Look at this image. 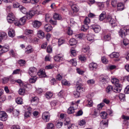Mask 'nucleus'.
<instances>
[{
    "label": "nucleus",
    "mask_w": 129,
    "mask_h": 129,
    "mask_svg": "<svg viewBox=\"0 0 129 129\" xmlns=\"http://www.w3.org/2000/svg\"><path fill=\"white\" fill-rule=\"evenodd\" d=\"M129 29L127 26L122 28L119 31V35L122 38H124L127 35V32L129 31Z\"/></svg>",
    "instance_id": "1"
},
{
    "label": "nucleus",
    "mask_w": 129,
    "mask_h": 129,
    "mask_svg": "<svg viewBox=\"0 0 129 129\" xmlns=\"http://www.w3.org/2000/svg\"><path fill=\"white\" fill-rule=\"evenodd\" d=\"M7 20L8 23H14L15 25V22H16L17 19L15 18L14 14L12 13H9L7 17Z\"/></svg>",
    "instance_id": "2"
},
{
    "label": "nucleus",
    "mask_w": 129,
    "mask_h": 129,
    "mask_svg": "<svg viewBox=\"0 0 129 129\" xmlns=\"http://www.w3.org/2000/svg\"><path fill=\"white\" fill-rule=\"evenodd\" d=\"M37 69L35 67H32L29 68L28 73L31 77H34L37 74Z\"/></svg>",
    "instance_id": "3"
},
{
    "label": "nucleus",
    "mask_w": 129,
    "mask_h": 129,
    "mask_svg": "<svg viewBox=\"0 0 129 129\" xmlns=\"http://www.w3.org/2000/svg\"><path fill=\"white\" fill-rule=\"evenodd\" d=\"M50 116V114L49 112H45L43 113L42 118L45 122H47L49 121Z\"/></svg>",
    "instance_id": "4"
},
{
    "label": "nucleus",
    "mask_w": 129,
    "mask_h": 129,
    "mask_svg": "<svg viewBox=\"0 0 129 129\" xmlns=\"http://www.w3.org/2000/svg\"><path fill=\"white\" fill-rule=\"evenodd\" d=\"M26 17L24 16L21 18L19 20L17 19L16 22H15V25L17 26L23 25H24L26 22Z\"/></svg>",
    "instance_id": "5"
},
{
    "label": "nucleus",
    "mask_w": 129,
    "mask_h": 129,
    "mask_svg": "<svg viewBox=\"0 0 129 129\" xmlns=\"http://www.w3.org/2000/svg\"><path fill=\"white\" fill-rule=\"evenodd\" d=\"M38 11L36 10V11L31 10L27 12L26 15V18L28 19H30L35 14H37Z\"/></svg>",
    "instance_id": "6"
},
{
    "label": "nucleus",
    "mask_w": 129,
    "mask_h": 129,
    "mask_svg": "<svg viewBox=\"0 0 129 129\" xmlns=\"http://www.w3.org/2000/svg\"><path fill=\"white\" fill-rule=\"evenodd\" d=\"M107 21L113 27H114L116 25L115 21L114 19L112 18L110 16H107Z\"/></svg>",
    "instance_id": "7"
},
{
    "label": "nucleus",
    "mask_w": 129,
    "mask_h": 129,
    "mask_svg": "<svg viewBox=\"0 0 129 129\" xmlns=\"http://www.w3.org/2000/svg\"><path fill=\"white\" fill-rule=\"evenodd\" d=\"M8 116L7 113L3 111H0V120L5 121L7 119Z\"/></svg>",
    "instance_id": "8"
},
{
    "label": "nucleus",
    "mask_w": 129,
    "mask_h": 129,
    "mask_svg": "<svg viewBox=\"0 0 129 129\" xmlns=\"http://www.w3.org/2000/svg\"><path fill=\"white\" fill-rule=\"evenodd\" d=\"M100 81L103 83V84L107 83L109 80V78L106 75L101 76L100 78Z\"/></svg>",
    "instance_id": "9"
},
{
    "label": "nucleus",
    "mask_w": 129,
    "mask_h": 129,
    "mask_svg": "<svg viewBox=\"0 0 129 129\" xmlns=\"http://www.w3.org/2000/svg\"><path fill=\"white\" fill-rule=\"evenodd\" d=\"M9 45L3 46L2 49L0 50V55H2L4 53L9 51Z\"/></svg>",
    "instance_id": "10"
},
{
    "label": "nucleus",
    "mask_w": 129,
    "mask_h": 129,
    "mask_svg": "<svg viewBox=\"0 0 129 129\" xmlns=\"http://www.w3.org/2000/svg\"><path fill=\"white\" fill-rule=\"evenodd\" d=\"M64 125H67L68 129H75V128H77V127L75 125L71 124L69 121H67L66 120L64 121Z\"/></svg>",
    "instance_id": "11"
},
{
    "label": "nucleus",
    "mask_w": 129,
    "mask_h": 129,
    "mask_svg": "<svg viewBox=\"0 0 129 129\" xmlns=\"http://www.w3.org/2000/svg\"><path fill=\"white\" fill-rule=\"evenodd\" d=\"M122 89L121 85V84H117L115 85L113 88V91L117 93L119 92Z\"/></svg>",
    "instance_id": "12"
},
{
    "label": "nucleus",
    "mask_w": 129,
    "mask_h": 129,
    "mask_svg": "<svg viewBox=\"0 0 129 129\" xmlns=\"http://www.w3.org/2000/svg\"><path fill=\"white\" fill-rule=\"evenodd\" d=\"M108 125V120H102L100 123V127L102 129L104 128Z\"/></svg>",
    "instance_id": "13"
},
{
    "label": "nucleus",
    "mask_w": 129,
    "mask_h": 129,
    "mask_svg": "<svg viewBox=\"0 0 129 129\" xmlns=\"http://www.w3.org/2000/svg\"><path fill=\"white\" fill-rule=\"evenodd\" d=\"M31 103L35 105H37L39 102V99L37 96L32 97L30 100Z\"/></svg>",
    "instance_id": "14"
},
{
    "label": "nucleus",
    "mask_w": 129,
    "mask_h": 129,
    "mask_svg": "<svg viewBox=\"0 0 129 129\" xmlns=\"http://www.w3.org/2000/svg\"><path fill=\"white\" fill-rule=\"evenodd\" d=\"M26 87V85H24L23 87H21L18 91L19 94L22 95H24L25 93V88Z\"/></svg>",
    "instance_id": "15"
},
{
    "label": "nucleus",
    "mask_w": 129,
    "mask_h": 129,
    "mask_svg": "<svg viewBox=\"0 0 129 129\" xmlns=\"http://www.w3.org/2000/svg\"><path fill=\"white\" fill-rule=\"evenodd\" d=\"M124 4L122 3H119L117 4V9L118 11H121L124 9Z\"/></svg>",
    "instance_id": "16"
},
{
    "label": "nucleus",
    "mask_w": 129,
    "mask_h": 129,
    "mask_svg": "<svg viewBox=\"0 0 129 129\" xmlns=\"http://www.w3.org/2000/svg\"><path fill=\"white\" fill-rule=\"evenodd\" d=\"M33 26L36 28H39L41 25V23L38 20H35L32 23Z\"/></svg>",
    "instance_id": "17"
},
{
    "label": "nucleus",
    "mask_w": 129,
    "mask_h": 129,
    "mask_svg": "<svg viewBox=\"0 0 129 129\" xmlns=\"http://www.w3.org/2000/svg\"><path fill=\"white\" fill-rule=\"evenodd\" d=\"M91 27L94 31L96 33H99L101 29V27L99 25H92Z\"/></svg>",
    "instance_id": "18"
},
{
    "label": "nucleus",
    "mask_w": 129,
    "mask_h": 129,
    "mask_svg": "<svg viewBox=\"0 0 129 129\" xmlns=\"http://www.w3.org/2000/svg\"><path fill=\"white\" fill-rule=\"evenodd\" d=\"M45 30L47 32H49L52 29V27L51 25L49 24H45L44 27Z\"/></svg>",
    "instance_id": "19"
},
{
    "label": "nucleus",
    "mask_w": 129,
    "mask_h": 129,
    "mask_svg": "<svg viewBox=\"0 0 129 129\" xmlns=\"http://www.w3.org/2000/svg\"><path fill=\"white\" fill-rule=\"evenodd\" d=\"M89 67L90 70H93L97 68V65L96 63L92 62L89 64Z\"/></svg>",
    "instance_id": "20"
},
{
    "label": "nucleus",
    "mask_w": 129,
    "mask_h": 129,
    "mask_svg": "<svg viewBox=\"0 0 129 129\" xmlns=\"http://www.w3.org/2000/svg\"><path fill=\"white\" fill-rule=\"evenodd\" d=\"M106 17V13L105 11H103L99 15V20L101 21H102Z\"/></svg>",
    "instance_id": "21"
},
{
    "label": "nucleus",
    "mask_w": 129,
    "mask_h": 129,
    "mask_svg": "<svg viewBox=\"0 0 129 129\" xmlns=\"http://www.w3.org/2000/svg\"><path fill=\"white\" fill-rule=\"evenodd\" d=\"M37 34L38 37L40 39H42L44 37V33L41 30H39Z\"/></svg>",
    "instance_id": "22"
},
{
    "label": "nucleus",
    "mask_w": 129,
    "mask_h": 129,
    "mask_svg": "<svg viewBox=\"0 0 129 129\" xmlns=\"http://www.w3.org/2000/svg\"><path fill=\"white\" fill-rule=\"evenodd\" d=\"M37 74L39 76L40 78H42L45 77L46 75L45 72L43 70H40L37 73Z\"/></svg>",
    "instance_id": "23"
},
{
    "label": "nucleus",
    "mask_w": 129,
    "mask_h": 129,
    "mask_svg": "<svg viewBox=\"0 0 129 129\" xmlns=\"http://www.w3.org/2000/svg\"><path fill=\"white\" fill-rule=\"evenodd\" d=\"M26 50L25 51V52L27 53H31L33 51V49L32 46L30 45L27 46L26 48Z\"/></svg>",
    "instance_id": "24"
},
{
    "label": "nucleus",
    "mask_w": 129,
    "mask_h": 129,
    "mask_svg": "<svg viewBox=\"0 0 129 129\" xmlns=\"http://www.w3.org/2000/svg\"><path fill=\"white\" fill-rule=\"evenodd\" d=\"M122 45L123 47H125L129 45V41L127 39H124L122 43Z\"/></svg>",
    "instance_id": "25"
},
{
    "label": "nucleus",
    "mask_w": 129,
    "mask_h": 129,
    "mask_svg": "<svg viewBox=\"0 0 129 129\" xmlns=\"http://www.w3.org/2000/svg\"><path fill=\"white\" fill-rule=\"evenodd\" d=\"M53 18L55 20H61L62 18L61 16L58 14L55 13L53 16Z\"/></svg>",
    "instance_id": "26"
},
{
    "label": "nucleus",
    "mask_w": 129,
    "mask_h": 129,
    "mask_svg": "<svg viewBox=\"0 0 129 129\" xmlns=\"http://www.w3.org/2000/svg\"><path fill=\"white\" fill-rule=\"evenodd\" d=\"M89 47L88 46H87L85 47H83L82 48V51L84 53L87 52V55H89Z\"/></svg>",
    "instance_id": "27"
},
{
    "label": "nucleus",
    "mask_w": 129,
    "mask_h": 129,
    "mask_svg": "<svg viewBox=\"0 0 129 129\" xmlns=\"http://www.w3.org/2000/svg\"><path fill=\"white\" fill-rule=\"evenodd\" d=\"M8 35L10 37L12 38L14 37L15 35L14 31L12 29H10L8 32Z\"/></svg>",
    "instance_id": "28"
},
{
    "label": "nucleus",
    "mask_w": 129,
    "mask_h": 129,
    "mask_svg": "<svg viewBox=\"0 0 129 129\" xmlns=\"http://www.w3.org/2000/svg\"><path fill=\"white\" fill-rule=\"evenodd\" d=\"M77 43V41L74 38L71 39L69 41V43L71 46L76 45Z\"/></svg>",
    "instance_id": "29"
},
{
    "label": "nucleus",
    "mask_w": 129,
    "mask_h": 129,
    "mask_svg": "<svg viewBox=\"0 0 129 129\" xmlns=\"http://www.w3.org/2000/svg\"><path fill=\"white\" fill-rule=\"evenodd\" d=\"M113 87L111 85L107 86L106 89V91L107 93H110L113 91Z\"/></svg>",
    "instance_id": "30"
},
{
    "label": "nucleus",
    "mask_w": 129,
    "mask_h": 129,
    "mask_svg": "<svg viewBox=\"0 0 129 129\" xmlns=\"http://www.w3.org/2000/svg\"><path fill=\"white\" fill-rule=\"evenodd\" d=\"M110 57L111 58H117L119 57V54L118 53L113 52L110 55Z\"/></svg>",
    "instance_id": "31"
},
{
    "label": "nucleus",
    "mask_w": 129,
    "mask_h": 129,
    "mask_svg": "<svg viewBox=\"0 0 129 129\" xmlns=\"http://www.w3.org/2000/svg\"><path fill=\"white\" fill-rule=\"evenodd\" d=\"M62 124V122L60 120H59L56 121V126L57 128H59L61 127Z\"/></svg>",
    "instance_id": "32"
},
{
    "label": "nucleus",
    "mask_w": 129,
    "mask_h": 129,
    "mask_svg": "<svg viewBox=\"0 0 129 129\" xmlns=\"http://www.w3.org/2000/svg\"><path fill=\"white\" fill-rule=\"evenodd\" d=\"M82 84H79V82H77V84L76 86V91H79L81 89H82L83 88L82 87Z\"/></svg>",
    "instance_id": "33"
},
{
    "label": "nucleus",
    "mask_w": 129,
    "mask_h": 129,
    "mask_svg": "<svg viewBox=\"0 0 129 129\" xmlns=\"http://www.w3.org/2000/svg\"><path fill=\"white\" fill-rule=\"evenodd\" d=\"M0 37H1L3 40H5L7 37V36L6 33L4 32H0Z\"/></svg>",
    "instance_id": "34"
},
{
    "label": "nucleus",
    "mask_w": 129,
    "mask_h": 129,
    "mask_svg": "<svg viewBox=\"0 0 129 129\" xmlns=\"http://www.w3.org/2000/svg\"><path fill=\"white\" fill-rule=\"evenodd\" d=\"M89 28V26L87 24H84L81 27V31H85Z\"/></svg>",
    "instance_id": "35"
},
{
    "label": "nucleus",
    "mask_w": 129,
    "mask_h": 129,
    "mask_svg": "<svg viewBox=\"0 0 129 129\" xmlns=\"http://www.w3.org/2000/svg\"><path fill=\"white\" fill-rule=\"evenodd\" d=\"M16 102L17 104H21L23 103L22 99L20 97H18L16 99Z\"/></svg>",
    "instance_id": "36"
},
{
    "label": "nucleus",
    "mask_w": 129,
    "mask_h": 129,
    "mask_svg": "<svg viewBox=\"0 0 129 129\" xmlns=\"http://www.w3.org/2000/svg\"><path fill=\"white\" fill-rule=\"evenodd\" d=\"M101 117L103 119H105L107 118V114L105 112H102L100 114Z\"/></svg>",
    "instance_id": "37"
},
{
    "label": "nucleus",
    "mask_w": 129,
    "mask_h": 129,
    "mask_svg": "<svg viewBox=\"0 0 129 129\" xmlns=\"http://www.w3.org/2000/svg\"><path fill=\"white\" fill-rule=\"evenodd\" d=\"M47 127L48 129H54L55 126L52 123H47Z\"/></svg>",
    "instance_id": "38"
},
{
    "label": "nucleus",
    "mask_w": 129,
    "mask_h": 129,
    "mask_svg": "<svg viewBox=\"0 0 129 129\" xmlns=\"http://www.w3.org/2000/svg\"><path fill=\"white\" fill-rule=\"evenodd\" d=\"M70 107L75 110L77 108L78 105L75 102H72Z\"/></svg>",
    "instance_id": "39"
},
{
    "label": "nucleus",
    "mask_w": 129,
    "mask_h": 129,
    "mask_svg": "<svg viewBox=\"0 0 129 129\" xmlns=\"http://www.w3.org/2000/svg\"><path fill=\"white\" fill-rule=\"evenodd\" d=\"M111 81L113 84L116 85L117 84H120L118 83L119 81V80L116 78H113L111 80Z\"/></svg>",
    "instance_id": "40"
},
{
    "label": "nucleus",
    "mask_w": 129,
    "mask_h": 129,
    "mask_svg": "<svg viewBox=\"0 0 129 129\" xmlns=\"http://www.w3.org/2000/svg\"><path fill=\"white\" fill-rule=\"evenodd\" d=\"M71 8L74 12H77L78 11L77 6L75 5H71Z\"/></svg>",
    "instance_id": "41"
},
{
    "label": "nucleus",
    "mask_w": 129,
    "mask_h": 129,
    "mask_svg": "<svg viewBox=\"0 0 129 129\" xmlns=\"http://www.w3.org/2000/svg\"><path fill=\"white\" fill-rule=\"evenodd\" d=\"M61 83L62 85L69 86L70 84L69 82L67 81L66 79H63L62 80Z\"/></svg>",
    "instance_id": "42"
},
{
    "label": "nucleus",
    "mask_w": 129,
    "mask_h": 129,
    "mask_svg": "<svg viewBox=\"0 0 129 129\" xmlns=\"http://www.w3.org/2000/svg\"><path fill=\"white\" fill-rule=\"evenodd\" d=\"M53 95L52 93L50 92H47L45 94V96L47 99H49Z\"/></svg>",
    "instance_id": "43"
},
{
    "label": "nucleus",
    "mask_w": 129,
    "mask_h": 129,
    "mask_svg": "<svg viewBox=\"0 0 129 129\" xmlns=\"http://www.w3.org/2000/svg\"><path fill=\"white\" fill-rule=\"evenodd\" d=\"M87 37L88 40L91 42H93L94 41V38L90 35H88L87 36Z\"/></svg>",
    "instance_id": "44"
},
{
    "label": "nucleus",
    "mask_w": 129,
    "mask_h": 129,
    "mask_svg": "<svg viewBox=\"0 0 129 129\" xmlns=\"http://www.w3.org/2000/svg\"><path fill=\"white\" fill-rule=\"evenodd\" d=\"M78 57L79 59L82 62L85 61L86 60V58L83 55H80Z\"/></svg>",
    "instance_id": "45"
},
{
    "label": "nucleus",
    "mask_w": 129,
    "mask_h": 129,
    "mask_svg": "<svg viewBox=\"0 0 129 129\" xmlns=\"http://www.w3.org/2000/svg\"><path fill=\"white\" fill-rule=\"evenodd\" d=\"M37 77H32V78H30L29 79V82L31 83H34L35 82L36 80Z\"/></svg>",
    "instance_id": "46"
},
{
    "label": "nucleus",
    "mask_w": 129,
    "mask_h": 129,
    "mask_svg": "<svg viewBox=\"0 0 129 129\" xmlns=\"http://www.w3.org/2000/svg\"><path fill=\"white\" fill-rule=\"evenodd\" d=\"M51 19V18L50 15L48 14H46L45 16V20L46 22H49Z\"/></svg>",
    "instance_id": "47"
},
{
    "label": "nucleus",
    "mask_w": 129,
    "mask_h": 129,
    "mask_svg": "<svg viewBox=\"0 0 129 129\" xmlns=\"http://www.w3.org/2000/svg\"><path fill=\"white\" fill-rule=\"evenodd\" d=\"M71 64L75 66L77 65V61L75 59H73L71 60L70 61Z\"/></svg>",
    "instance_id": "48"
},
{
    "label": "nucleus",
    "mask_w": 129,
    "mask_h": 129,
    "mask_svg": "<svg viewBox=\"0 0 129 129\" xmlns=\"http://www.w3.org/2000/svg\"><path fill=\"white\" fill-rule=\"evenodd\" d=\"M99 112H100L99 110H95L94 111L93 114H92V117L93 118H95L98 115Z\"/></svg>",
    "instance_id": "49"
},
{
    "label": "nucleus",
    "mask_w": 129,
    "mask_h": 129,
    "mask_svg": "<svg viewBox=\"0 0 129 129\" xmlns=\"http://www.w3.org/2000/svg\"><path fill=\"white\" fill-rule=\"evenodd\" d=\"M15 82L18 83L21 87H23L24 85L23 82L20 79L15 80Z\"/></svg>",
    "instance_id": "50"
},
{
    "label": "nucleus",
    "mask_w": 129,
    "mask_h": 129,
    "mask_svg": "<svg viewBox=\"0 0 129 129\" xmlns=\"http://www.w3.org/2000/svg\"><path fill=\"white\" fill-rule=\"evenodd\" d=\"M74 112V110L70 107L68 109L67 112L69 114H71L73 113Z\"/></svg>",
    "instance_id": "51"
},
{
    "label": "nucleus",
    "mask_w": 129,
    "mask_h": 129,
    "mask_svg": "<svg viewBox=\"0 0 129 129\" xmlns=\"http://www.w3.org/2000/svg\"><path fill=\"white\" fill-rule=\"evenodd\" d=\"M18 63L20 66H23L25 63V61L24 60L20 59L18 61Z\"/></svg>",
    "instance_id": "52"
},
{
    "label": "nucleus",
    "mask_w": 129,
    "mask_h": 129,
    "mask_svg": "<svg viewBox=\"0 0 129 129\" xmlns=\"http://www.w3.org/2000/svg\"><path fill=\"white\" fill-rule=\"evenodd\" d=\"M79 124L80 126H83L85 125L86 122L84 120H82L78 121Z\"/></svg>",
    "instance_id": "53"
},
{
    "label": "nucleus",
    "mask_w": 129,
    "mask_h": 129,
    "mask_svg": "<svg viewBox=\"0 0 129 129\" xmlns=\"http://www.w3.org/2000/svg\"><path fill=\"white\" fill-rule=\"evenodd\" d=\"M33 32V30H32L26 29L24 33L27 35H28L32 34Z\"/></svg>",
    "instance_id": "54"
},
{
    "label": "nucleus",
    "mask_w": 129,
    "mask_h": 129,
    "mask_svg": "<svg viewBox=\"0 0 129 129\" xmlns=\"http://www.w3.org/2000/svg\"><path fill=\"white\" fill-rule=\"evenodd\" d=\"M64 40L62 39H59L58 41V46H60L63 44L64 42Z\"/></svg>",
    "instance_id": "55"
},
{
    "label": "nucleus",
    "mask_w": 129,
    "mask_h": 129,
    "mask_svg": "<svg viewBox=\"0 0 129 129\" xmlns=\"http://www.w3.org/2000/svg\"><path fill=\"white\" fill-rule=\"evenodd\" d=\"M98 5L99 9L101 10H102L104 7V4L102 3H98Z\"/></svg>",
    "instance_id": "56"
},
{
    "label": "nucleus",
    "mask_w": 129,
    "mask_h": 129,
    "mask_svg": "<svg viewBox=\"0 0 129 129\" xmlns=\"http://www.w3.org/2000/svg\"><path fill=\"white\" fill-rule=\"evenodd\" d=\"M90 22V20L89 18L88 17H86L84 21V24H87L88 25Z\"/></svg>",
    "instance_id": "57"
},
{
    "label": "nucleus",
    "mask_w": 129,
    "mask_h": 129,
    "mask_svg": "<svg viewBox=\"0 0 129 129\" xmlns=\"http://www.w3.org/2000/svg\"><path fill=\"white\" fill-rule=\"evenodd\" d=\"M51 24L55 25L57 24V21L56 20H54L52 19H51L49 22Z\"/></svg>",
    "instance_id": "58"
},
{
    "label": "nucleus",
    "mask_w": 129,
    "mask_h": 129,
    "mask_svg": "<svg viewBox=\"0 0 129 129\" xmlns=\"http://www.w3.org/2000/svg\"><path fill=\"white\" fill-rule=\"evenodd\" d=\"M6 98L5 95H2L0 97V102H3L6 100Z\"/></svg>",
    "instance_id": "59"
},
{
    "label": "nucleus",
    "mask_w": 129,
    "mask_h": 129,
    "mask_svg": "<svg viewBox=\"0 0 129 129\" xmlns=\"http://www.w3.org/2000/svg\"><path fill=\"white\" fill-rule=\"evenodd\" d=\"M104 104L103 103H102L98 105L97 106V109L98 110H100L104 106Z\"/></svg>",
    "instance_id": "60"
},
{
    "label": "nucleus",
    "mask_w": 129,
    "mask_h": 129,
    "mask_svg": "<svg viewBox=\"0 0 129 129\" xmlns=\"http://www.w3.org/2000/svg\"><path fill=\"white\" fill-rule=\"evenodd\" d=\"M84 35L83 34H80L76 35V37L79 39H81L83 38Z\"/></svg>",
    "instance_id": "61"
},
{
    "label": "nucleus",
    "mask_w": 129,
    "mask_h": 129,
    "mask_svg": "<svg viewBox=\"0 0 129 129\" xmlns=\"http://www.w3.org/2000/svg\"><path fill=\"white\" fill-rule=\"evenodd\" d=\"M53 67L54 66L52 64H50L46 66L45 67V69L46 70L50 69H52Z\"/></svg>",
    "instance_id": "62"
},
{
    "label": "nucleus",
    "mask_w": 129,
    "mask_h": 129,
    "mask_svg": "<svg viewBox=\"0 0 129 129\" xmlns=\"http://www.w3.org/2000/svg\"><path fill=\"white\" fill-rule=\"evenodd\" d=\"M20 11L24 14H25L27 13L26 9L23 7L20 8Z\"/></svg>",
    "instance_id": "63"
},
{
    "label": "nucleus",
    "mask_w": 129,
    "mask_h": 129,
    "mask_svg": "<svg viewBox=\"0 0 129 129\" xmlns=\"http://www.w3.org/2000/svg\"><path fill=\"white\" fill-rule=\"evenodd\" d=\"M119 96L120 100H124L125 99V95L124 94L120 93Z\"/></svg>",
    "instance_id": "64"
}]
</instances>
